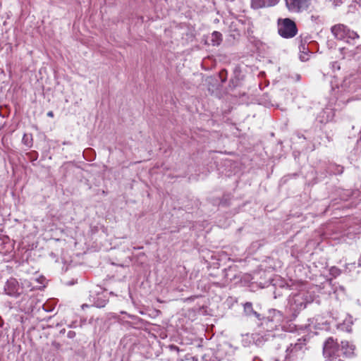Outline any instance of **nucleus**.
Here are the masks:
<instances>
[{"label": "nucleus", "instance_id": "17", "mask_svg": "<svg viewBox=\"0 0 361 361\" xmlns=\"http://www.w3.org/2000/svg\"><path fill=\"white\" fill-rule=\"evenodd\" d=\"M219 77L222 83L225 82L227 80V71L226 69H222L219 73Z\"/></svg>", "mask_w": 361, "mask_h": 361}, {"label": "nucleus", "instance_id": "24", "mask_svg": "<svg viewBox=\"0 0 361 361\" xmlns=\"http://www.w3.org/2000/svg\"><path fill=\"white\" fill-rule=\"evenodd\" d=\"M86 307H87V305H82V308H86Z\"/></svg>", "mask_w": 361, "mask_h": 361}, {"label": "nucleus", "instance_id": "6", "mask_svg": "<svg viewBox=\"0 0 361 361\" xmlns=\"http://www.w3.org/2000/svg\"><path fill=\"white\" fill-rule=\"evenodd\" d=\"M307 0H286L288 9L290 11L299 12L306 6Z\"/></svg>", "mask_w": 361, "mask_h": 361}, {"label": "nucleus", "instance_id": "2", "mask_svg": "<svg viewBox=\"0 0 361 361\" xmlns=\"http://www.w3.org/2000/svg\"><path fill=\"white\" fill-rule=\"evenodd\" d=\"M278 33L285 39L295 37L298 33L295 23L290 18H279L277 21Z\"/></svg>", "mask_w": 361, "mask_h": 361}, {"label": "nucleus", "instance_id": "27", "mask_svg": "<svg viewBox=\"0 0 361 361\" xmlns=\"http://www.w3.org/2000/svg\"><path fill=\"white\" fill-rule=\"evenodd\" d=\"M178 361H181V359L180 360H178Z\"/></svg>", "mask_w": 361, "mask_h": 361}, {"label": "nucleus", "instance_id": "3", "mask_svg": "<svg viewBox=\"0 0 361 361\" xmlns=\"http://www.w3.org/2000/svg\"><path fill=\"white\" fill-rule=\"evenodd\" d=\"M4 293L13 298H18L23 292V286L20 285L16 279H8L4 288Z\"/></svg>", "mask_w": 361, "mask_h": 361}, {"label": "nucleus", "instance_id": "18", "mask_svg": "<svg viewBox=\"0 0 361 361\" xmlns=\"http://www.w3.org/2000/svg\"><path fill=\"white\" fill-rule=\"evenodd\" d=\"M181 361H198V359L190 354H187L183 359H181Z\"/></svg>", "mask_w": 361, "mask_h": 361}, {"label": "nucleus", "instance_id": "19", "mask_svg": "<svg viewBox=\"0 0 361 361\" xmlns=\"http://www.w3.org/2000/svg\"><path fill=\"white\" fill-rule=\"evenodd\" d=\"M76 336V333L74 331H69L68 332L67 336L69 338H74Z\"/></svg>", "mask_w": 361, "mask_h": 361}, {"label": "nucleus", "instance_id": "20", "mask_svg": "<svg viewBox=\"0 0 361 361\" xmlns=\"http://www.w3.org/2000/svg\"><path fill=\"white\" fill-rule=\"evenodd\" d=\"M47 116L50 117V118H53L54 114V112L52 111H49L48 113H47Z\"/></svg>", "mask_w": 361, "mask_h": 361}, {"label": "nucleus", "instance_id": "12", "mask_svg": "<svg viewBox=\"0 0 361 361\" xmlns=\"http://www.w3.org/2000/svg\"><path fill=\"white\" fill-rule=\"evenodd\" d=\"M22 142L28 148H31L33 145V137L31 133H25L23 135Z\"/></svg>", "mask_w": 361, "mask_h": 361}, {"label": "nucleus", "instance_id": "14", "mask_svg": "<svg viewBox=\"0 0 361 361\" xmlns=\"http://www.w3.org/2000/svg\"><path fill=\"white\" fill-rule=\"evenodd\" d=\"M341 274V270L334 266V267H331L330 269H329V274L331 276H332L334 278H336L337 276H338L340 274Z\"/></svg>", "mask_w": 361, "mask_h": 361}, {"label": "nucleus", "instance_id": "10", "mask_svg": "<svg viewBox=\"0 0 361 361\" xmlns=\"http://www.w3.org/2000/svg\"><path fill=\"white\" fill-rule=\"evenodd\" d=\"M223 40L222 35L218 31H214L211 34L210 41L213 46H219Z\"/></svg>", "mask_w": 361, "mask_h": 361}, {"label": "nucleus", "instance_id": "11", "mask_svg": "<svg viewBox=\"0 0 361 361\" xmlns=\"http://www.w3.org/2000/svg\"><path fill=\"white\" fill-rule=\"evenodd\" d=\"M307 42V40H305V42H303L302 40L301 39L300 44L299 45L300 51L304 54V55H300V59L302 61L307 60V58L305 57V56H307L309 52L308 47L306 44Z\"/></svg>", "mask_w": 361, "mask_h": 361}, {"label": "nucleus", "instance_id": "7", "mask_svg": "<svg viewBox=\"0 0 361 361\" xmlns=\"http://www.w3.org/2000/svg\"><path fill=\"white\" fill-rule=\"evenodd\" d=\"M331 30L336 39L338 40H344L346 39L348 32L346 26L338 24L333 26Z\"/></svg>", "mask_w": 361, "mask_h": 361}, {"label": "nucleus", "instance_id": "4", "mask_svg": "<svg viewBox=\"0 0 361 361\" xmlns=\"http://www.w3.org/2000/svg\"><path fill=\"white\" fill-rule=\"evenodd\" d=\"M307 301L304 294H296L293 297L291 307L295 311H300L306 307Z\"/></svg>", "mask_w": 361, "mask_h": 361}, {"label": "nucleus", "instance_id": "1", "mask_svg": "<svg viewBox=\"0 0 361 361\" xmlns=\"http://www.w3.org/2000/svg\"><path fill=\"white\" fill-rule=\"evenodd\" d=\"M310 341V336H303L298 338L295 343H290L285 350L286 358L291 360H298V358L305 353L307 349V345Z\"/></svg>", "mask_w": 361, "mask_h": 361}, {"label": "nucleus", "instance_id": "25", "mask_svg": "<svg viewBox=\"0 0 361 361\" xmlns=\"http://www.w3.org/2000/svg\"><path fill=\"white\" fill-rule=\"evenodd\" d=\"M86 307H87V305H82V308H86Z\"/></svg>", "mask_w": 361, "mask_h": 361}, {"label": "nucleus", "instance_id": "22", "mask_svg": "<svg viewBox=\"0 0 361 361\" xmlns=\"http://www.w3.org/2000/svg\"><path fill=\"white\" fill-rule=\"evenodd\" d=\"M298 360H291V359H286V356H284V359L283 361H297Z\"/></svg>", "mask_w": 361, "mask_h": 361}, {"label": "nucleus", "instance_id": "5", "mask_svg": "<svg viewBox=\"0 0 361 361\" xmlns=\"http://www.w3.org/2000/svg\"><path fill=\"white\" fill-rule=\"evenodd\" d=\"M280 0H251V7L253 9L269 8L276 6Z\"/></svg>", "mask_w": 361, "mask_h": 361}, {"label": "nucleus", "instance_id": "21", "mask_svg": "<svg viewBox=\"0 0 361 361\" xmlns=\"http://www.w3.org/2000/svg\"><path fill=\"white\" fill-rule=\"evenodd\" d=\"M170 348H171V349L174 350H176V351H178V350H179L178 347H177V346H176V345H171V346H170Z\"/></svg>", "mask_w": 361, "mask_h": 361}, {"label": "nucleus", "instance_id": "15", "mask_svg": "<svg viewBox=\"0 0 361 361\" xmlns=\"http://www.w3.org/2000/svg\"><path fill=\"white\" fill-rule=\"evenodd\" d=\"M240 84V79L235 76L234 78H232L229 81V87L231 88H235L238 87Z\"/></svg>", "mask_w": 361, "mask_h": 361}, {"label": "nucleus", "instance_id": "26", "mask_svg": "<svg viewBox=\"0 0 361 361\" xmlns=\"http://www.w3.org/2000/svg\"><path fill=\"white\" fill-rule=\"evenodd\" d=\"M98 307H104V305H97Z\"/></svg>", "mask_w": 361, "mask_h": 361}, {"label": "nucleus", "instance_id": "16", "mask_svg": "<svg viewBox=\"0 0 361 361\" xmlns=\"http://www.w3.org/2000/svg\"><path fill=\"white\" fill-rule=\"evenodd\" d=\"M343 171H344L343 166H338V165L333 166L332 172L335 175H341L343 173Z\"/></svg>", "mask_w": 361, "mask_h": 361}, {"label": "nucleus", "instance_id": "23", "mask_svg": "<svg viewBox=\"0 0 361 361\" xmlns=\"http://www.w3.org/2000/svg\"><path fill=\"white\" fill-rule=\"evenodd\" d=\"M273 360H274V361H281V359H280V357H273Z\"/></svg>", "mask_w": 361, "mask_h": 361}, {"label": "nucleus", "instance_id": "8", "mask_svg": "<svg viewBox=\"0 0 361 361\" xmlns=\"http://www.w3.org/2000/svg\"><path fill=\"white\" fill-rule=\"evenodd\" d=\"M355 347L348 341H343L340 345V351L345 357H352L355 355Z\"/></svg>", "mask_w": 361, "mask_h": 361}, {"label": "nucleus", "instance_id": "9", "mask_svg": "<svg viewBox=\"0 0 361 361\" xmlns=\"http://www.w3.org/2000/svg\"><path fill=\"white\" fill-rule=\"evenodd\" d=\"M244 312L248 317H255L259 319L260 314L253 310L252 303L250 302L244 304Z\"/></svg>", "mask_w": 361, "mask_h": 361}, {"label": "nucleus", "instance_id": "13", "mask_svg": "<svg viewBox=\"0 0 361 361\" xmlns=\"http://www.w3.org/2000/svg\"><path fill=\"white\" fill-rule=\"evenodd\" d=\"M346 39H344V41L347 42H350V40H354L355 39H357L359 37V35L354 31L350 30L348 29L347 35H346Z\"/></svg>", "mask_w": 361, "mask_h": 361}]
</instances>
